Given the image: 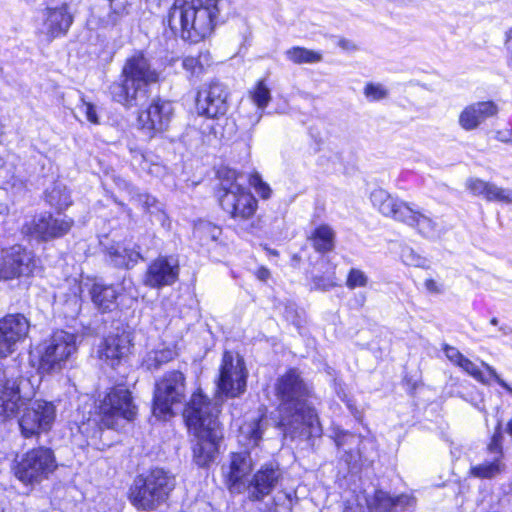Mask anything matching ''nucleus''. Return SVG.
Returning <instances> with one entry per match:
<instances>
[{"instance_id":"obj_1","label":"nucleus","mask_w":512,"mask_h":512,"mask_svg":"<svg viewBox=\"0 0 512 512\" xmlns=\"http://www.w3.org/2000/svg\"><path fill=\"white\" fill-rule=\"evenodd\" d=\"M28 385L27 379L0 368V422L19 414L18 427L26 439L50 431L56 418V407L52 402L40 399L31 402L34 392L24 390Z\"/></svg>"},{"instance_id":"obj_2","label":"nucleus","mask_w":512,"mask_h":512,"mask_svg":"<svg viewBox=\"0 0 512 512\" xmlns=\"http://www.w3.org/2000/svg\"><path fill=\"white\" fill-rule=\"evenodd\" d=\"M280 400L279 426L284 436L308 440L322 435L315 410L308 404L309 390L296 370H289L276 384Z\"/></svg>"},{"instance_id":"obj_3","label":"nucleus","mask_w":512,"mask_h":512,"mask_svg":"<svg viewBox=\"0 0 512 512\" xmlns=\"http://www.w3.org/2000/svg\"><path fill=\"white\" fill-rule=\"evenodd\" d=\"M219 407L201 392L192 394L183 416L187 427L193 433V459L200 467H206L214 461L223 430L218 420Z\"/></svg>"},{"instance_id":"obj_4","label":"nucleus","mask_w":512,"mask_h":512,"mask_svg":"<svg viewBox=\"0 0 512 512\" xmlns=\"http://www.w3.org/2000/svg\"><path fill=\"white\" fill-rule=\"evenodd\" d=\"M219 0H174L164 23L182 40L198 43L214 31L219 18Z\"/></svg>"},{"instance_id":"obj_5","label":"nucleus","mask_w":512,"mask_h":512,"mask_svg":"<svg viewBox=\"0 0 512 512\" xmlns=\"http://www.w3.org/2000/svg\"><path fill=\"white\" fill-rule=\"evenodd\" d=\"M122 77L121 82L110 86V93L114 101L132 107L139 99L146 97L147 86L158 80V73L142 53H137L127 59Z\"/></svg>"},{"instance_id":"obj_6","label":"nucleus","mask_w":512,"mask_h":512,"mask_svg":"<svg viewBox=\"0 0 512 512\" xmlns=\"http://www.w3.org/2000/svg\"><path fill=\"white\" fill-rule=\"evenodd\" d=\"M220 187L217 191L219 203L224 211L243 224L245 229L253 228L249 222L256 213L258 204L255 197L238 183L235 170H222L219 172Z\"/></svg>"},{"instance_id":"obj_7","label":"nucleus","mask_w":512,"mask_h":512,"mask_svg":"<svg viewBox=\"0 0 512 512\" xmlns=\"http://www.w3.org/2000/svg\"><path fill=\"white\" fill-rule=\"evenodd\" d=\"M175 487V478L161 468L140 474L129 489V499L138 509L150 511L164 503Z\"/></svg>"},{"instance_id":"obj_8","label":"nucleus","mask_w":512,"mask_h":512,"mask_svg":"<svg viewBox=\"0 0 512 512\" xmlns=\"http://www.w3.org/2000/svg\"><path fill=\"white\" fill-rule=\"evenodd\" d=\"M57 468L54 452L47 447L33 448L16 462L15 477L25 485L39 484Z\"/></svg>"},{"instance_id":"obj_9","label":"nucleus","mask_w":512,"mask_h":512,"mask_svg":"<svg viewBox=\"0 0 512 512\" xmlns=\"http://www.w3.org/2000/svg\"><path fill=\"white\" fill-rule=\"evenodd\" d=\"M179 370L165 373L155 384L153 414L165 419L173 414V407L182 404L186 397V381Z\"/></svg>"},{"instance_id":"obj_10","label":"nucleus","mask_w":512,"mask_h":512,"mask_svg":"<svg viewBox=\"0 0 512 512\" xmlns=\"http://www.w3.org/2000/svg\"><path fill=\"white\" fill-rule=\"evenodd\" d=\"M247 375L243 358L225 351L219 367L218 391L226 397L241 395L246 389Z\"/></svg>"},{"instance_id":"obj_11","label":"nucleus","mask_w":512,"mask_h":512,"mask_svg":"<svg viewBox=\"0 0 512 512\" xmlns=\"http://www.w3.org/2000/svg\"><path fill=\"white\" fill-rule=\"evenodd\" d=\"M414 504V498L408 494L395 497L387 492L377 490L372 497L357 495L348 500L343 512H396L398 508L404 509Z\"/></svg>"},{"instance_id":"obj_12","label":"nucleus","mask_w":512,"mask_h":512,"mask_svg":"<svg viewBox=\"0 0 512 512\" xmlns=\"http://www.w3.org/2000/svg\"><path fill=\"white\" fill-rule=\"evenodd\" d=\"M73 224V219L66 215L53 216L50 213H43L27 220L22 226V233L38 240L48 241L67 234Z\"/></svg>"},{"instance_id":"obj_13","label":"nucleus","mask_w":512,"mask_h":512,"mask_svg":"<svg viewBox=\"0 0 512 512\" xmlns=\"http://www.w3.org/2000/svg\"><path fill=\"white\" fill-rule=\"evenodd\" d=\"M102 422L108 428H113L115 418L132 420L136 415V406L130 391L124 386L112 388L100 404Z\"/></svg>"},{"instance_id":"obj_14","label":"nucleus","mask_w":512,"mask_h":512,"mask_svg":"<svg viewBox=\"0 0 512 512\" xmlns=\"http://www.w3.org/2000/svg\"><path fill=\"white\" fill-rule=\"evenodd\" d=\"M75 351V335L63 330H58L52 334L46 343L41 356V368L47 372L60 370Z\"/></svg>"},{"instance_id":"obj_15","label":"nucleus","mask_w":512,"mask_h":512,"mask_svg":"<svg viewBox=\"0 0 512 512\" xmlns=\"http://www.w3.org/2000/svg\"><path fill=\"white\" fill-rule=\"evenodd\" d=\"M228 91L224 84L212 81L197 93L196 111L207 118H218L228 111Z\"/></svg>"},{"instance_id":"obj_16","label":"nucleus","mask_w":512,"mask_h":512,"mask_svg":"<svg viewBox=\"0 0 512 512\" xmlns=\"http://www.w3.org/2000/svg\"><path fill=\"white\" fill-rule=\"evenodd\" d=\"M34 268L32 253L21 246H13L0 256V280L30 276Z\"/></svg>"},{"instance_id":"obj_17","label":"nucleus","mask_w":512,"mask_h":512,"mask_svg":"<svg viewBox=\"0 0 512 512\" xmlns=\"http://www.w3.org/2000/svg\"><path fill=\"white\" fill-rule=\"evenodd\" d=\"M282 478L279 466L274 463L262 465L243 487L248 498L252 501H261L268 496Z\"/></svg>"},{"instance_id":"obj_18","label":"nucleus","mask_w":512,"mask_h":512,"mask_svg":"<svg viewBox=\"0 0 512 512\" xmlns=\"http://www.w3.org/2000/svg\"><path fill=\"white\" fill-rule=\"evenodd\" d=\"M178 277V259L174 256H160L148 266L144 283L151 288H161L173 285Z\"/></svg>"},{"instance_id":"obj_19","label":"nucleus","mask_w":512,"mask_h":512,"mask_svg":"<svg viewBox=\"0 0 512 512\" xmlns=\"http://www.w3.org/2000/svg\"><path fill=\"white\" fill-rule=\"evenodd\" d=\"M174 113L170 101L155 99L149 107L138 116L141 128L147 130L151 135L167 130Z\"/></svg>"},{"instance_id":"obj_20","label":"nucleus","mask_w":512,"mask_h":512,"mask_svg":"<svg viewBox=\"0 0 512 512\" xmlns=\"http://www.w3.org/2000/svg\"><path fill=\"white\" fill-rule=\"evenodd\" d=\"M330 437L338 450L343 452L341 457L349 466L358 464L364 454L366 443L370 441L367 437L351 433L338 426L332 428Z\"/></svg>"},{"instance_id":"obj_21","label":"nucleus","mask_w":512,"mask_h":512,"mask_svg":"<svg viewBox=\"0 0 512 512\" xmlns=\"http://www.w3.org/2000/svg\"><path fill=\"white\" fill-rule=\"evenodd\" d=\"M502 440L501 426L498 424L487 448L491 458L471 467V474L474 477L493 478L505 470L506 466L503 462Z\"/></svg>"},{"instance_id":"obj_22","label":"nucleus","mask_w":512,"mask_h":512,"mask_svg":"<svg viewBox=\"0 0 512 512\" xmlns=\"http://www.w3.org/2000/svg\"><path fill=\"white\" fill-rule=\"evenodd\" d=\"M250 99L249 108L246 105L241 107L240 120L245 128H252L260 122L264 109L271 100L270 89L263 80L258 81L250 91Z\"/></svg>"},{"instance_id":"obj_23","label":"nucleus","mask_w":512,"mask_h":512,"mask_svg":"<svg viewBox=\"0 0 512 512\" xmlns=\"http://www.w3.org/2000/svg\"><path fill=\"white\" fill-rule=\"evenodd\" d=\"M499 107L494 101H479L464 107L458 116V124L465 131L478 129L487 119L495 117Z\"/></svg>"},{"instance_id":"obj_24","label":"nucleus","mask_w":512,"mask_h":512,"mask_svg":"<svg viewBox=\"0 0 512 512\" xmlns=\"http://www.w3.org/2000/svg\"><path fill=\"white\" fill-rule=\"evenodd\" d=\"M465 186L473 196L482 197L488 202L512 204V189L510 188H503L493 182L474 177L467 179Z\"/></svg>"},{"instance_id":"obj_25","label":"nucleus","mask_w":512,"mask_h":512,"mask_svg":"<svg viewBox=\"0 0 512 512\" xmlns=\"http://www.w3.org/2000/svg\"><path fill=\"white\" fill-rule=\"evenodd\" d=\"M370 200L383 216L402 222L406 213H409L410 204L393 197L382 188L374 189L370 194Z\"/></svg>"},{"instance_id":"obj_26","label":"nucleus","mask_w":512,"mask_h":512,"mask_svg":"<svg viewBox=\"0 0 512 512\" xmlns=\"http://www.w3.org/2000/svg\"><path fill=\"white\" fill-rule=\"evenodd\" d=\"M253 461L248 451L236 452L231 454L229 472L227 474L228 484L232 491L240 492L249 479L247 476L251 472Z\"/></svg>"},{"instance_id":"obj_27","label":"nucleus","mask_w":512,"mask_h":512,"mask_svg":"<svg viewBox=\"0 0 512 512\" xmlns=\"http://www.w3.org/2000/svg\"><path fill=\"white\" fill-rule=\"evenodd\" d=\"M130 351V338L127 333L108 335L99 350L100 359L111 367L118 365Z\"/></svg>"},{"instance_id":"obj_28","label":"nucleus","mask_w":512,"mask_h":512,"mask_svg":"<svg viewBox=\"0 0 512 512\" xmlns=\"http://www.w3.org/2000/svg\"><path fill=\"white\" fill-rule=\"evenodd\" d=\"M44 29L50 39L66 35L73 23V16L67 4L59 7L47 8Z\"/></svg>"},{"instance_id":"obj_29","label":"nucleus","mask_w":512,"mask_h":512,"mask_svg":"<svg viewBox=\"0 0 512 512\" xmlns=\"http://www.w3.org/2000/svg\"><path fill=\"white\" fill-rule=\"evenodd\" d=\"M0 330L6 337L13 341L16 348L17 344L24 341L28 335L30 323L22 314H10L0 320Z\"/></svg>"},{"instance_id":"obj_30","label":"nucleus","mask_w":512,"mask_h":512,"mask_svg":"<svg viewBox=\"0 0 512 512\" xmlns=\"http://www.w3.org/2000/svg\"><path fill=\"white\" fill-rule=\"evenodd\" d=\"M106 256L115 267L131 268L143 259L139 250L115 243L106 248Z\"/></svg>"},{"instance_id":"obj_31","label":"nucleus","mask_w":512,"mask_h":512,"mask_svg":"<svg viewBox=\"0 0 512 512\" xmlns=\"http://www.w3.org/2000/svg\"><path fill=\"white\" fill-rule=\"evenodd\" d=\"M402 223L416 228L426 238H438L441 235V231L433 219L411 206L409 207V213H406Z\"/></svg>"},{"instance_id":"obj_32","label":"nucleus","mask_w":512,"mask_h":512,"mask_svg":"<svg viewBox=\"0 0 512 512\" xmlns=\"http://www.w3.org/2000/svg\"><path fill=\"white\" fill-rule=\"evenodd\" d=\"M263 425L261 418H253L239 426L237 441L245 449L258 446L262 439Z\"/></svg>"},{"instance_id":"obj_33","label":"nucleus","mask_w":512,"mask_h":512,"mask_svg":"<svg viewBox=\"0 0 512 512\" xmlns=\"http://www.w3.org/2000/svg\"><path fill=\"white\" fill-rule=\"evenodd\" d=\"M90 295L92 302L103 312L111 311L116 306V300L119 295L113 285L94 283Z\"/></svg>"},{"instance_id":"obj_34","label":"nucleus","mask_w":512,"mask_h":512,"mask_svg":"<svg viewBox=\"0 0 512 512\" xmlns=\"http://www.w3.org/2000/svg\"><path fill=\"white\" fill-rule=\"evenodd\" d=\"M176 356L177 352L170 347L154 349L147 352L143 358L142 366L149 371L158 370L162 365L172 361Z\"/></svg>"},{"instance_id":"obj_35","label":"nucleus","mask_w":512,"mask_h":512,"mask_svg":"<svg viewBox=\"0 0 512 512\" xmlns=\"http://www.w3.org/2000/svg\"><path fill=\"white\" fill-rule=\"evenodd\" d=\"M310 239L314 249L319 253L330 252L334 249L335 233L328 225L323 224L317 227Z\"/></svg>"},{"instance_id":"obj_36","label":"nucleus","mask_w":512,"mask_h":512,"mask_svg":"<svg viewBox=\"0 0 512 512\" xmlns=\"http://www.w3.org/2000/svg\"><path fill=\"white\" fill-rule=\"evenodd\" d=\"M286 58L294 64H314L322 61L320 52L305 47L294 46L285 51Z\"/></svg>"},{"instance_id":"obj_37","label":"nucleus","mask_w":512,"mask_h":512,"mask_svg":"<svg viewBox=\"0 0 512 512\" xmlns=\"http://www.w3.org/2000/svg\"><path fill=\"white\" fill-rule=\"evenodd\" d=\"M46 200L52 207L58 210L66 209L72 203L69 191L60 183H56L47 191Z\"/></svg>"},{"instance_id":"obj_38","label":"nucleus","mask_w":512,"mask_h":512,"mask_svg":"<svg viewBox=\"0 0 512 512\" xmlns=\"http://www.w3.org/2000/svg\"><path fill=\"white\" fill-rule=\"evenodd\" d=\"M211 64V56L209 52L200 53L198 57L188 56L182 61L183 68L190 72L192 76H200L206 67Z\"/></svg>"},{"instance_id":"obj_39","label":"nucleus","mask_w":512,"mask_h":512,"mask_svg":"<svg viewBox=\"0 0 512 512\" xmlns=\"http://www.w3.org/2000/svg\"><path fill=\"white\" fill-rule=\"evenodd\" d=\"M401 259L405 265L428 269L429 261L418 254L411 247H403L401 250Z\"/></svg>"},{"instance_id":"obj_40","label":"nucleus","mask_w":512,"mask_h":512,"mask_svg":"<svg viewBox=\"0 0 512 512\" xmlns=\"http://www.w3.org/2000/svg\"><path fill=\"white\" fill-rule=\"evenodd\" d=\"M368 101H380L389 96V90L381 83H367L363 91Z\"/></svg>"},{"instance_id":"obj_41","label":"nucleus","mask_w":512,"mask_h":512,"mask_svg":"<svg viewBox=\"0 0 512 512\" xmlns=\"http://www.w3.org/2000/svg\"><path fill=\"white\" fill-rule=\"evenodd\" d=\"M368 284L367 275L360 269L352 268L348 272L346 286L353 290L356 288L366 287Z\"/></svg>"},{"instance_id":"obj_42","label":"nucleus","mask_w":512,"mask_h":512,"mask_svg":"<svg viewBox=\"0 0 512 512\" xmlns=\"http://www.w3.org/2000/svg\"><path fill=\"white\" fill-rule=\"evenodd\" d=\"M79 97L80 103L77 105L78 111L82 113L90 123L99 124V118L95 105L86 101L81 93L79 94Z\"/></svg>"},{"instance_id":"obj_43","label":"nucleus","mask_w":512,"mask_h":512,"mask_svg":"<svg viewBox=\"0 0 512 512\" xmlns=\"http://www.w3.org/2000/svg\"><path fill=\"white\" fill-rule=\"evenodd\" d=\"M458 367H460L464 372L472 376L478 382L482 384L489 383L480 368L468 358L464 357L463 361H461Z\"/></svg>"},{"instance_id":"obj_44","label":"nucleus","mask_w":512,"mask_h":512,"mask_svg":"<svg viewBox=\"0 0 512 512\" xmlns=\"http://www.w3.org/2000/svg\"><path fill=\"white\" fill-rule=\"evenodd\" d=\"M250 185L255 189L256 193L263 199H268L271 196V189L267 183H265L258 173H254L249 178Z\"/></svg>"},{"instance_id":"obj_45","label":"nucleus","mask_w":512,"mask_h":512,"mask_svg":"<svg viewBox=\"0 0 512 512\" xmlns=\"http://www.w3.org/2000/svg\"><path fill=\"white\" fill-rule=\"evenodd\" d=\"M195 234L205 235L212 241H216L221 235V229L210 222H200L195 227Z\"/></svg>"},{"instance_id":"obj_46","label":"nucleus","mask_w":512,"mask_h":512,"mask_svg":"<svg viewBox=\"0 0 512 512\" xmlns=\"http://www.w3.org/2000/svg\"><path fill=\"white\" fill-rule=\"evenodd\" d=\"M112 19L117 21L120 17L129 13V7L123 0H114L111 2Z\"/></svg>"},{"instance_id":"obj_47","label":"nucleus","mask_w":512,"mask_h":512,"mask_svg":"<svg viewBox=\"0 0 512 512\" xmlns=\"http://www.w3.org/2000/svg\"><path fill=\"white\" fill-rule=\"evenodd\" d=\"M443 351L445 356L452 362L454 365L459 366L461 361L464 359V355L455 347L445 344L443 346Z\"/></svg>"},{"instance_id":"obj_48","label":"nucleus","mask_w":512,"mask_h":512,"mask_svg":"<svg viewBox=\"0 0 512 512\" xmlns=\"http://www.w3.org/2000/svg\"><path fill=\"white\" fill-rule=\"evenodd\" d=\"M482 366L501 387H503L510 395H512V387L497 374L496 370L492 366L485 362H482Z\"/></svg>"},{"instance_id":"obj_49","label":"nucleus","mask_w":512,"mask_h":512,"mask_svg":"<svg viewBox=\"0 0 512 512\" xmlns=\"http://www.w3.org/2000/svg\"><path fill=\"white\" fill-rule=\"evenodd\" d=\"M313 288L316 290H328L334 286L333 281L330 278L324 276H314L312 278Z\"/></svg>"},{"instance_id":"obj_50","label":"nucleus","mask_w":512,"mask_h":512,"mask_svg":"<svg viewBox=\"0 0 512 512\" xmlns=\"http://www.w3.org/2000/svg\"><path fill=\"white\" fill-rule=\"evenodd\" d=\"M143 205L147 209V211L151 214H154V211H156L158 208H161V204L157 201V199L150 195H144L143 196Z\"/></svg>"},{"instance_id":"obj_51","label":"nucleus","mask_w":512,"mask_h":512,"mask_svg":"<svg viewBox=\"0 0 512 512\" xmlns=\"http://www.w3.org/2000/svg\"><path fill=\"white\" fill-rule=\"evenodd\" d=\"M151 216L153 217L154 221L159 222L163 227H169V219L165 212L163 211L162 207L154 211V214H151Z\"/></svg>"},{"instance_id":"obj_52","label":"nucleus","mask_w":512,"mask_h":512,"mask_svg":"<svg viewBox=\"0 0 512 512\" xmlns=\"http://www.w3.org/2000/svg\"><path fill=\"white\" fill-rule=\"evenodd\" d=\"M337 395H338V397H339L342 401H344V402L346 403V405H347L348 409L351 411V413H352L354 416H356V415H357V413H358V411H357V409H356V406H355L354 402H353L351 399H349V398L347 397V394L344 392V390H342V389H341V390H338V391H337Z\"/></svg>"},{"instance_id":"obj_53","label":"nucleus","mask_w":512,"mask_h":512,"mask_svg":"<svg viewBox=\"0 0 512 512\" xmlns=\"http://www.w3.org/2000/svg\"><path fill=\"white\" fill-rule=\"evenodd\" d=\"M4 126L2 123H0V144L2 143V138L4 136ZM6 160L0 156V177L6 178L8 177V170H6Z\"/></svg>"},{"instance_id":"obj_54","label":"nucleus","mask_w":512,"mask_h":512,"mask_svg":"<svg viewBox=\"0 0 512 512\" xmlns=\"http://www.w3.org/2000/svg\"><path fill=\"white\" fill-rule=\"evenodd\" d=\"M495 138L504 143H512V129H503L496 132Z\"/></svg>"},{"instance_id":"obj_55","label":"nucleus","mask_w":512,"mask_h":512,"mask_svg":"<svg viewBox=\"0 0 512 512\" xmlns=\"http://www.w3.org/2000/svg\"><path fill=\"white\" fill-rule=\"evenodd\" d=\"M254 275L258 280L266 282L270 278L271 273L267 267L261 266L254 272Z\"/></svg>"},{"instance_id":"obj_56","label":"nucleus","mask_w":512,"mask_h":512,"mask_svg":"<svg viewBox=\"0 0 512 512\" xmlns=\"http://www.w3.org/2000/svg\"><path fill=\"white\" fill-rule=\"evenodd\" d=\"M424 286L425 288L430 292V293H441L442 290L440 288V286L436 283V281H434L433 279H427L425 282H424Z\"/></svg>"},{"instance_id":"obj_57","label":"nucleus","mask_w":512,"mask_h":512,"mask_svg":"<svg viewBox=\"0 0 512 512\" xmlns=\"http://www.w3.org/2000/svg\"><path fill=\"white\" fill-rule=\"evenodd\" d=\"M198 512H217L209 503L202 502L198 508Z\"/></svg>"},{"instance_id":"obj_58","label":"nucleus","mask_w":512,"mask_h":512,"mask_svg":"<svg viewBox=\"0 0 512 512\" xmlns=\"http://www.w3.org/2000/svg\"><path fill=\"white\" fill-rule=\"evenodd\" d=\"M10 178H11V180H12V183H11V184H12V186H13V187H15V186L17 185V183H19V185H20V186H23V185H24V181H23L21 178H19V177L15 176L14 174H12V175L10 176Z\"/></svg>"},{"instance_id":"obj_59","label":"nucleus","mask_w":512,"mask_h":512,"mask_svg":"<svg viewBox=\"0 0 512 512\" xmlns=\"http://www.w3.org/2000/svg\"><path fill=\"white\" fill-rule=\"evenodd\" d=\"M349 44L350 42L348 40H345V39H342L339 41V46L342 47L343 49H348L349 48Z\"/></svg>"},{"instance_id":"obj_60","label":"nucleus","mask_w":512,"mask_h":512,"mask_svg":"<svg viewBox=\"0 0 512 512\" xmlns=\"http://www.w3.org/2000/svg\"><path fill=\"white\" fill-rule=\"evenodd\" d=\"M490 323H491L492 325H497V324H498V319H497V318H492V319L490 320Z\"/></svg>"},{"instance_id":"obj_61","label":"nucleus","mask_w":512,"mask_h":512,"mask_svg":"<svg viewBox=\"0 0 512 512\" xmlns=\"http://www.w3.org/2000/svg\"><path fill=\"white\" fill-rule=\"evenodd\" d=\"M268 251H269V253H270L271 255H274V256H277V255H278V251H276V250L268 249Z\"/></svg>"}]
</instances>
